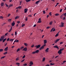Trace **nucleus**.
Instances as JSON below:
<instances>
[{
    "instance_id": "13",
    "label": "nucleus",
    "mask_w": 66,
    "mask_h": 66,
    "mask_svg": "<svg viewBox=\"0 0 66 66\" xmlns=\"http://www.w3.org/2000/svg\"><path fill=\"white\" fill-rule=\"evenodd\" d=\"M14 42H16V43H18L19 42V40H18L16 39L14 41Z\"/></svg>"
},
{
    "instance_id": "31",
    "label": "nucleus",
    "mask_w": 66,
    "mask_h": 66,
    "mask_svg": "<svg viewBox=\"0 0 66 66\" xmlns=\"http://www.w3.org/2000/svg\"><path fill=\"white\" fill-rule=\"evenodd\" d=\"M37 23H42V21H39L37 22Z\"/></svg>"
},
{
    "instance_id": "28",
    "label": "nucleus",
    "mask_w": 66,
    "mask_h": 66,
    "mask_svg": "<svg viewBox=\"0 0 66 66\" xmlns=\"http://www.w3.org/2000/svg\"><path fill=\"white\" fill-rule=\"evenodd\" d=\"M6 38H5L4 39L3 41V43H4L5 41L6 40Z\"/></svg>"
},
{
    "instance_id": "20",
    "label": "nucleus",
    "mask_w": 66,
    "mask_h": 66,
    "mask_svg": "<svg viewBox=\"0 0 66 66\" xmlns=\"http://www.w3.org/2000/svg\"><path fill=\"white\" fill-rule=\"evenodd\" d=\"M44 44H45L47 43V41L46 40H44Z\"/></svg>"
},
{
    "instance_id": "1",
    "label": "nucleus",
    "mask_w": 66,
    "mask_h": 66,
    "mask_svg": "<svg viewBox=\"0 0 66 66\" xmlns=\"http://www.w3.org/2000/svg\"><path fill=\"white\" fill-rule=\"evenodd\" d=\"M64 23L62 22L61 25L59 26V27H64Z\"/></svg>"
},
{
    "instance_id": "6",
    "label": "nucleus",
    "mask_w": 66,
    "mask_h": 66,
    "mask_svg": "<svg viewBox=\"0 0 66 66\" xmlns=\"http://www.w3.org/2000/svg\"><path fill=\"white\" fill-rule=\"evenodd\" d=\"M44 46H42L41 47H40L39 49V50H42V49H44Z\"/></svg>"
},
{
    "instance_id": "32",
    "label": "nucleus",
    "mask_w": 66,
    "mask_h": 66,
    "mask_svg": "<svg viewBox=\"0 0 66 66\" xmlns=\"http://www.w3.org/2000/svg\"><path fill=\"white\" fill-rule=\"evenodd\" d=\"M7 52H6L4 53L3 54H4V55H5V54H7Z\"/></svg>"
},
{
    "instance_id": "49",
    "label": "nucleus",
    "mask_w": 66,
    "mask_h": 66,
    "mask_svg": "<svg viewBox=\"0 0 66 66\" xmlns=\"http://www.w3.org/2000/svg\"><path fill=\"white\" fill-rule=\"evenodd\" d=\"M36 16L37 15H36V13H35L34 15V16H36Z\"/></svg>"
},
{
    "instance_id": "21",
    "label": "nucleus",
    "mask_w": 66,
    "mask_h": 66,
    "mask_svg": "<svg viewBox=\"0 0 66 66\" xmlns=\"http://www.w3.org/2000/svg\"><path fill=\"white\" fill-rule=\"evenodd\" d=\"M59 32H58L56 34V35L55 36V37H57L59 35Z\"/></svg>"
},
{
    "instance_id": "27",
    "label": "nucleus",
    "mask_w": 66,
    "mask_h": 66,
    "mask_svg": "<svg viewBox=\"0 0 66 66\" xmlns=\"http://www.w3.org/2000/svg\"><path fill=\"white\" fill-rule=\"evenodd\" d=\"M24 44L25 46H28V44L27 43H24Z\"/></svg>"
},
{
    "instance_id": "3",
    "label": "nucleus",
    "mask_w": 66,
    "mask_h": 66,
    "mask_svg": "<svg viewBox=\"0 0 66 66\" xmlns=\"http://www.w3.org/2000/svg\"><path fill=\"white\" fill-rule=\"evenodd\" d=\"M58 53H59V54L60 55L61 54H62V51H60V50H59L58 51Z\"/></svg>"
},
{
    "instance_id": "43",
    "label": "nucleus",
    "mask_w": 66,
    "mask_h": 66,
    "mask_svg": "<svg viewBox=\"0 0 66 66\" xmlns=\"http://www.w3.org/2000/svg\"><path fill=\"white\" fill-rule=\"evenodd\" d=\"M5 57V56H3L1 58V59H4V57Z\"/></svg>"
},
{
    "instance_id": "36",
    "label": "nucleus",
    "mask_w": 66,
    "mask_h": 66,
    "mask_svg": "<svg viewBox=\"0 0 66 66\" xmlns=\"http://www.w3.org/2000/svg\"><path fill=\"white\" fill-rule=\"evenodd\" d=\"M64 49V48H62V49H61L60 50L62 51V50H63Z\"/></svg>"
},
{
    "instance_id": "16",
    "label": "nucleus",
    "mask_w": 66,
    "mask_h": 66,
    "mask_svg": "<svg viewBox=\"0 0 66 66\" xmlns=\"http://www.w3.org/2000/svg\"><path fill=\"white\" fill-rule=\"evenodd\" d=\"M8 50V47H6L4 49L5 51H7Z\"/></svg>"
},
{
    "instance_id": "44",
    "label": "nucleus",
    "mask_w": 66,
    "mask_h": 66,
    "mask_svg": "<svg viewBox=\"0 0 66 66\" xmlns=\"http://www.w3.org/2000/svg\"><path fill=\"white\" fill-rule=\"evenodd\" d=\"M17 34V31H16L15 32V35H16Z\"/></svg>"
},
{
    "instance_id": "37",
    "label": "nucleus",
    "mask_w": 66,
    "mask_h": 66,
    "mask_svg": "<svg viewBox=\"0 0 66 66\" xmlns=\"http://www.w3.org/2000/svg\"><path fill=\"white\" fill-rule=\"evenodd\" d=\"M3 39H2V38H0V41L1 42L2 41V40H3Z\"/></svg>"
},
{
    "instance_id": "35",
    "label": "nucleus",
    "mask_w": 66,
    "mask_h": 66,
    "mask_svg": "<svg viewBox=\"0 0 66 66\" xmlns=\"http://www.w3.org/2000/svg\"><path fill=\"white\" fill-rule=\"evenodd\" d=\"M25 26V24H23L22 25V27H24Z\"/></svg>"
},
{
    "instance_id": "25",
    "label": "nucleus",
    "mask_w": 66,
    "mask_h": 66,
    "mask_svg": "<svg viewBox=\"0 0 66 66\" xmlns=\"http://www.w3.org/2000/svg\"><path fill=\"white\" fill-rule=\"evenodd\" d=\"M53 22L52 21H51V22H50L49 23L50 25H51V24H52Z\"/></svg>"
},
{
    "instance_id": "62",
    "label": "nucleus",
    "mask_w": 66,
    "mask_h": 66,
    "mask_svg": "<svg viewBox=\"0 0 66 66\" xmlns=\"http://www.w3.org/2000/svg\"><path fill=\"white\" fill-rule=\"evenodd\" d=\"M43 14H45V11L44 10L43 11Z\"/></svg>"
},
{
    "instance_id": "8",
    "label": "nucleus",
    "mask_w": 66,
    "mask_h": 66,
    "mask_svg": "<svg viewBox=\"0 0 66 66\" xmlns=\"http://www.w3.org/2000/svg\"><path fill=\"white\" fill-rule=\"evenodd\" d=\"M15 23L14 22V21H13V22L12 23V26H15Z\"/></svg>"
},
{
    "instance_id": "58",
    "label": "nucleus",
    "mask_w": 66,
    "mask_h": 66,
    "mask_svg": "<svg viewBox=\"0 0 66 66\" xmlns=\"http://www.w3.org/2000/svg\"><path fill=\"white\" fill-rule=\"evenodd\" d=\"M18 7L19 9H21V6H19Z\"/></svg>"
},
{
    "instance_id": "33",
    "label": "nucleus",
    "mask_w": 66,
    "mask_h": 66,
    "mask_svg": "<svg viewBox=\"0 0 66 66\" xmlns=\"http://www.w3.org/2000/svg\"><path fill=\"white\" fill-rule=\"evenodd\" d=\"M59 15V14L58 13H56L55 14V16H58Z\"/></svg>"
},
{
    "instance_id": "29",
    "label": "nucleus",
    "mask_w": 66,
    "mask_h": 66,
    "mask_svg": "<svg viewBox=\"0 0 66 66\" xmlns=\"http://www.w3.org/2000/svg\"><path fill=\"white\" fill-rule=\"evenodd\" d=\"M16 65H20V63H16Z\"/></svg>"
},
{
    "instance_id": "34",
    "label": "nucleus",
    "mask_w": 66,
    "mask_h": 66,
    "mask_svg": "<svg viewBox=\"0 0 66 66\" xmlns=\"http://www.w3.org/2000/svg\"><path fill=\"white\" fill-rule=\"evenodd\" d=\"M32 15H33V14H30L28 15L29 17H32Z\"/></svg>"
},
{
    "instance_id": "14",
    "label": "nucleus",
    "mask_w": 66,
    "mask_h": 66,
    "mask_svg": "<svg viewBox=\"0 0 66 66\" xmlns=\"http://www.w3.org/2000/svg\"><path fill=\"white\" fill-rule=\"evenodd\" d=\"M12 30V27H11V28L10 29L9 31V32H10Z\"/></svg>"
},
{
    "instance_id": "61",
    "label": "nucleus",
    "mask_w": 66,
    "mask_h": 66,
    "mask_svg": "<svg viewBox=\"0 0 66 66\" xmlns=\"http://www.w3.org/2000/svg\"><path fill=\"white\" fill-rule=\"evenodd\" d=\"M8 34V32H7V33H6L5 34V36H6V35H7Z\"/></svg>"
},
{
    "instance_id": "40",
    "label": "nucleus",
    "mask_w": 66,
    "mask_h": 66,
    "mask_svg": "<svg viewBox=\"0 0 66 66\" xmlns=\"http://www.w3.org/2000/svg\"><path fill=\"white\" fill-rule=\"evenodd\" d=\"M18 18H19V17H16L15 18V19H18Z\"/></svg>"
},
{
    "instance_id": "18",
    "label": "nucleus",
    "mask_w": 66,
    "mask_h": 66,
    "mask_svg": "<svg viewBox=\"0 0 66 66\" xmlns=\"http://www.w3.org/2000/svg\"><path fill=\"white\" fill-rule=\"evenodd\" d=\"M35 52H36V53H38L39 52V50H37L36 51H35Z\"/></svg>"
},
{
    "instance_id": "2",
    "label": "nucleus",
    "mask_w": 66,
    "mask_h": 66,
    "mask_svg": "<svg viewBox=\"0 0 66 66\" xmlns=\"http://www.w3.org/2000/svg\"><path fill=\"white\" fill-rule=\"evenodd\" d=\"M40 45H38L37 46L36 45L35 46V47H36V49H38V48H39L40 47Z\"/></svg>"
},
{
    "instance_id": "11",
    "label": "nucleus",
    "mask_w": 66,
    "mask_h": 66,
    "mask_svg": "<svg viewBox=\"0 0 66 66\" xmlns=\"http://www.w3.org/2000/svg\"><path fill=\"white\" fill-rule=\"evenodd\" d=\"M48 50H49V48H47L45 50V51L46 52H48Z\"/></svg>"
},
{
    "instance_id": "60",
    "label": "nucleus",
    "mask_w": 66,
    "mask_h": 66,
    "mask_svg": "<svg viewBox=\"0 0 66 66\" xmlns=\"http://www.w3.org/2000/svg\"><path fill=\"white\" fill-rule=\"evenodd\" d=\"M36 24H35L34 25L33 27H36Z\"/></svg>"
},
{
    "instance_id": "19",
    "label": "nucleus",
    "mask_w": 66,
    "mask_h": 66,
    "mask_svg": "<svg viewBox=\"0 0 66 66\" xmlns=\"http://www.w3.org/2000/svg\"><path fill=\"white\" fill-rule=\"evenodd\" d=\"M3 5H4V3H2L1 4V6H3Z\"/></svg>"
},
{
    "instance_id": "52",
    "label": "nucleus",
    "mask_w": 66,
    "mask_h": 66,
    "mask_svg": "<svg viewBox=\"0 0 66 66\" xmlns=\"http://www.w3.org/2000/svg\"><path fill=\"white\" fill-rule=\"evenodd\" d=\"M26 57V55H24V56H23V57H22L23 59H24V57Z\"/></svg>"
},
{
    "instance_id": "56",
    "label": "nucleus",
    "mask_w": 66,
    "mask_h": 66,
    "mask_svg": "<svg viewBox=\"0 0 66 66\" xmlns=\"http://www.w3.org/2000/svg\"><path fill=\"white\" fill-rule=\"evenodd\" d=\"M63 44V42H60V45H61Z\"/></svg>"
},
{
    "instance_id": "5",
    "label": "nucleus",
    "mask_w": 66,
    "mask_h": 66,
    "mask_svg": "<svg viewBox=\"0 0 66 66\" xmlns=\"http://www.w3.org/2000/svg\"><path fill=\"white\" fill-rule=\"evenodd\" d=\"M55 28H53L52 29L51 32H52V31L53 32H54V31H55Z\"/></svg>"
},
{
    "instance_id": "12",
    "label": "nucleus",
    "mask_w": 66,
    "mask_h": 66,
    "mask_svg": "<svg viewBox=\"0 0 66 66\" xmlns=\"http://www.w3.org/2000/svg\"><path fill=\"white\" fill-rule=\"evenodd\" d=\"M60 40V39H57L56 40V41H55V43H56L57 42H59V41Z\"/></svg>"
},
{
    "instance_id": "47",
    "label": "nucleus",
    "mask_w": 66,
    "mask_h": 66,
    "mask_svg": "<svg viewBox=\"0 0 66 66\" xmlns=\"http://www.w3.org/2000/svg\"><path fill=\"white\" fill-rule=\"evenodd\" d=\"M17 22L19 24L20 23V22L19 21H18Z\"/></svg>"
},
{
    "instance_id": "64",
    "label": "nucleus",
    "mask_w": 66,
    "mask_h": 66,
    "mask_svg": "<svg viewBox=\"0 0 66 66\" xmlns=\"http://www.w3.org/2000/svg\"><path fill=\"white\" fill-rule=\"evenodd\" d=\"M45 66H49V65L48 64L46 65Z\"/></svg>"
},
{
    "instance_id": "30",
    "label": "nucleus",
    "mask_w": 66,
    "mask_h": 66,
    "mask_svg": "<svg viewBox=\"0 0 66 66\" xmlns=\"http://www.w3.org/2000/svg\"><path fill=\"white\" fill-rule=\"evenodd\" d=\"M3 51V50L2 49H0V52H2Z\"/></svg>"
},
{
    "instance_id": "48",
    "label": "nucleus",
    "mask_w": 66,
    "mask_h": 66,
    "mask_svg": "<svg viewBox=\"0 0 66 66\" xmlns=\"http://www.w3.org/2000/svg\"><path fill=\"white\" fill-rule=\"evenodd\" d=\"M63 15L64 16H66V13H64V14H63Z\"/></svg>"
},
{
    "instance_id": "54",
    "label": "nucleus",
    "mask_w": 66,
    "mask_h": 66,
    "mask_svg": "<svg viewBox=\"0 0 66 66\" xmlns=\"http://www.w3.org/2000/svg\"><path fill=\"white\" fill-rule=\"evenodd\" d=\"M24 48V47L22 46V47H21V49H23Z\"/></svg>"
},
{
    "instance_id": "53",
    "label": "nucleus",
    "mask_w": 66,
    "mask_h": 66,
    "mask_svg": "<svg viewBox=\"0 0 66 66\" xmlns=\"http://www.w3.org/2000/svg\"><path fill=\"white\" fill-rule=\"evenodd\" d=\"M62 9H61L60 10V12H62Z\"/></svg>"
},
{
    "instance_id": "4",
    "label": "nucleus",
    "mask_w": 66,
    "mask_h": 66,
    "mask_svg": "<svg viewBox=\"0 0 66 66\" xmlns=\"http://www.w3.org/2000/svg\"><path fill=\"white\" fill-rule=\"evenodd\" d=\"M5 37V35H4L3 36H1V38H2V39H4V38Z\"/></svg>"
},
{
    "instance_id": "22",
    "label": "nucleus",
    "mask_w": 66,
    "mask_h": 66,
    "mask_svg": "<svg viewBox=\"0 0 66 66\" xmlns=\"http://www.w3.org/2000/svg\"><path fill=\"white\" fill-rule=\"evenodd\" d=\"M11 20H12V19H9L8 20V22H11Z\"/></svg>"
},
{
    "instance_id": "39",
    "label": "nucleus",
    "mask_w": 66,
    "mask_h": 66,
    "mask_svg": "<svg viewBox=\"0 0 66 66\" xmlns=\"http://www.w3.org/2000/svg\"><path fill=\"white\" fill-rule=\"evenodd\" d=\"M26 21H28V17H26L25 19Z\"/></svg>"
},
{
    "instance_id": "17",
    "label": "nucleus",
    "mask_w": 66,
    "mask_h": 66,
    "mask_svg": "<svg viewBox=\"0 0 66 66\" xmlns=\"http://www.w3.org/2000/svg\"><path fill=\"white\" fill-rule=\"evenodd\" d=\"M29 64H30V65H33V62L30 61V63Z\"/></svg>"
},
{
    "instance_id": "15",
    "label": "nucleus",
    "mask_w": 66,
    "mask_h": 66,
    "mask_svg": "<svg viewBox=\"0 0 66 66\" xmlns=\"http://www.w3.org/2000/svg\"><path fill=\"white\" fill-rule=\"evenodd\" d=\"M40 1V0H39L37 1L35 3L36 4H38V3H39Z\"/></svg>"
},
{
    "instance_id": "51",
    "label": "nucleus",
    "mask_w": 66,
    "mask_h": 66,
    "mask_svg": "<svg viewBox=\"0 0 66 66\" xmlns=\"http://www.w3.org/2000/svg\"><path fill=\"white\" fill-rule=\"evenodd\" d=\"M0 19H2L3 18V17H0Z\"/></svg>"
},
{
    "instance_id": "9",
    "label": "nucleus",
    "mask_w": 66,
    "mask_h": 66,
    "mask_svg": "<svg viewBox=\"0 0 66 66\" xmlns=\"http://www.w3.org/2000/svg\"><path fill=\"white\" fill-rule=\"evenodd\" d=\"M23 51H27V47H25L24 48L23 50Z\"/></svg>"
},
{
    "instance_id": "50",
    "label": "nucleus",
    "mask_w": 66,
    "mask_h": 66,
    "mask_svg": "<svg viewBox=\"0 0 66 66\" xmlns=\"http://www.w3.org/2000/svg\"><path fill=\"white\" fill-rule=\"evenodd\" d=\"M27 63H25V64H23V66H27Z\"/></svg>"
},
{
    "instance_id": "41",
    "label": "nucleus",
    "mask_w": 66,
    "mask_h": 66,
    "mask_svg": "<svg viewBox=\"0 0 66 66\" xmlns=\"http://www.w3.org/2000/svg\"><path fill=\"white\" fill-rule=\"evenodd\" d=\"M13 4H10L9 5V6H10L11 7V6H13Z\"/></svg>"
},
{
    "instance_id": "45",
    "label": "nucleus",
    "mask_w": 66,
    "mask_h": 66,
    "mask_svg": "<svg viewBox=\"0 0 66 66\" xmlns=\"http://www.w3.org/2000/svg\"><path fill=\"white\" fill-rule=\"evenodd\" d=\"M6 24V23H4L2 25V26H3V25L4 24Z\"/></svg>"
},
{
    "instance_id": "23",
    "label": "nucleus",
    "mask_w": 66,
    "mask_h": 66,
    "mask_svg": "<svg viewBox=\"0 0 66 66\" xmlns=\"http://www.w3.org/2000/svg\"><path fill=\"white\" fill-rule=\"evenodd\" d=\"M14 40V39H10V40H9V41L10 42H11H11H13V40Z\"/></svg>"
},
{
    "instance_id": "42",
    "label": "nucleus",
    "mask_w": 66,
    "mask_h": 66,
    "mask_svg": "<svg viewBox=\"0 0 66 66\" xmlns=\"http://www.w3.org/2000/svg\"><path fill=\"white\" fill-rule=\"evenodd\" d=\"M35 53H36L35 51L33 52L32 53V54H35Z\"/></svg>"
},
{
    "instance_id": "55",
    "label": "nucleus",
    "mask_w": 66,
    "mask_h": 66,
    "mask_svg": "<svg viewBox=\"0 0 66 66\" xmlns=\"http://www.w3.org/2000/svg\"><path fill=\"white\" fill-rule=\"evenodd\" d=\"M49 28H50V27H47L46 28L47 29H49Z\"/></svg>"
},
{
    "instance_id": "63",
    "label": "nucleus",
    "mask_w": 66,
    "mask_h": 66,
    "mask_svg": "<svg viewBox=\"0 0 66 66\" xmlns=\"http://www.w3.org/2000/svg\"><path fill=\"white\" fill-rule=\"evenodd\" d=\"M14 47H15V46H12L11 47V48H13Z\"/></svg>"
},
{
    "instance_id": "46",
    "label": "nucleus",
    "mask_w": 66,
    "mask_h": 66,
    "mask_svg": "<svg viewBox=\"0 0 66 66\" xmlns=\"http://www.w3.org/2000/svg\"><path fill=\"white\" fill-rule=\"evenodd\" d=\"M34 47V45H33L31 46V48H33V47Z\"/></svg>"
},
{
    "instance_id": "10",
    "label": "nucleus",
    "mask_w": 66,
    "mask_h": 66,
    "mask_svg": "<svg viewBox=\"0 0 66 66\" xmlns=\"http://www.w3.org/2000/svg\"><path fill=\"white\" fill-rule=\"evenodd\" d=\"M27 11H28V9H25L24 10V12L25 13H26L27 12Z\"/></svg>"
},
{
    "instance_id": "57",
    "label": "nucleus",
    "mask_w": 66,
    "mask_h": 66,
    "mask_svg": "<svg viewBox=\"0 0 66 66\" xmlns=\"http://www.w3.org/2000/svg\"><path fill=\"white\" fill-rule=\"evenodd\" d=\"M19 60V58L18 57L16 59V61H18V60Z\"/></svg>"
},
{
    "instance_id": "24",
    "label": "nucleus",
    "mask_w": 66,
    "mask_h": 66,
    "mask_svg": "<svg viewBox=\"0 0 66 66\" xmlns=\"http://www.w3.org/2000/svg\"><path fill=\"white\" fill-rule=\"evenodd\" d=\"M20 50V48H18L16 51L17 52H18V51H19Z\"/></svg>"
},
{
    "instance_id": "38",
    "label": "nucleus",
    "mask_w": 66,
    "mask_h": 66,
    "mask_svg": "<svg viewBox=\"0 0 66 66\" xmlns=\"http://www.w3.org/2000/svg\"><path fill=\"white\" fill-rule=\"evenodd\" d=\"M25 0V1H26V2H29V1H30V0Z\"/></svg>"
},
{
    "instance_id": "59",
    "label": "nucleus",
    "mask_w": 66,
    "mask_h": 66,
    "mask_svg": "<svg viewBox=\"0 0 66 66\" xmlns=\"http://www.w3.org/2000/svg\"><path fill=\"white\" fill-rule=\"evenodd\" d=\"M51 12H50V13H49V14L51 16V15L52 14H51Z\"/></svg>"
},
{
    "instance_id": "7",
    "label": "nucleus",
    "mask_w": 66,
    "mask_h": 66,
    "mask_svg": "<svg viewBox=\"0 0 66 66\" xmlns=\"http://www.w3.org/2000/svg\"><path fill=\"white\" fill-rule=\"evenodd\" d=\"M54 48H57V49L58 50H59V48L57 46V45H56L55 46H54Z\"/></svg>"
},
{
    "instance_id": "26",
    "label": "nucleus",
    "mask_w": 66,
    "mask_h": 66,
    "mask_svg": "<svg viewBox=\"0 0 66 66\" xmlns=\"http://www.w3.org/2000/svg\"><path fill=\"white\" fill-rule=\"evenodd\" d=\"M45 57H43V62H44L45 61Z\"/></svg>"
}]
</instances>
